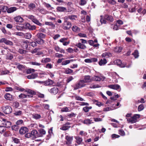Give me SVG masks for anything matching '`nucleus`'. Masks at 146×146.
Returning a JSON list of instances; mask_svg holds the SVG:
<instances>
[{
    "mask_svg": "<svg viewBox=\"0 0 146 146\" xmlns=\"http://www.w3.org/2000/svg\"><path fill=\"white\" fill-rule=\"evenodd\" d=\"M76 142L78 144H80L82 141V139L79 137H77L76 138Z\"/></svg>",
    "mask_w": 146,
    "mask_h": 146,
    "instance_id": "nucleus-33",
    "label": "nucleus"
},
{
    "mask_svg": "<svg viewBox=\"0 0 146 146\" xmlns=\"http://www.w3.org/2000/svg\"><path fill=\"white\" fill-rule=\"evenodd\" d=\"M108 87L110 88L116 90H118L120 88V86L118 84L110 85H109Z\"/></svg>",
    "mask_w": 146,
    "mask_h": 146,
    "instance_id": "nucleus-13",
    "label": "nucleus"
},
{
    "mask_svg": "<svg viewBox=\"0 0 146 146\" xmlns=\"http://www.w3.org/2000/svg\"><path fill=\"white\" fill-rule=\"evenodd\" d=\"M26 25L27 27H28V28H29L30 29L33 30L35 29H36V27L35 26H30V24L29 23H26Z\"/></svg>",
    "mask_w": 146,
    "mask_h": 146,
    "instance_id": "nucleus-32",
    "label": "nucleus"
},
{
    "mask_svg": "<svg viewBox=\"0 0 146 146\" xmlns=\"http://www.w3.org/2000/svg\"><path fill=\"white\" fill-rule=\"evenodd\" d=\"M17 8L15 7H11L9 8L7 10V12L8 13H11L15 11Z\"/></svg>",
    "mask_w": 146,
    "mask_h": 146,
    "instance_id": "nucleus-25",
    "label": "nucleus"
},
{
    "mask_svg": "<svg viewBox=\"0 0 146 146\" xmlns=\"http://www.w3.org/2000/svg\"><path fill=\"white\" fill-rule=\"evenodd\" d=\"M62 111H65V112H68L69 111H70L69 109L67 107H65L64 108H63L62 110Z\"/></svg>",
    "mask_w": 146,
    "mask_h": 146,
    "instance_id": "nucleus-60",
    "label": "nucleus"
},
{
    "mask_svg": "<svg viewBox=\"0 0 146 146\" xmlns=\"http://www.w3.org/2000/svg\"><path fill=\"white\" fill-rule=\"evenodd\" d=\"M76 46L78 48L83 49H84L86 48V46L84 44H82L80 42H78L77 43Z\"/></svg>",
    "mask_w": 146,
    "mask_h": 146,
    "instance_id": "nucleus-19",
    "label": "nucleus"
},
{
    "mask_svg": "<svg viewBox=\"0 0 146 146\" xmlns=\"http://www.w3.org/2000/svg\"><path fill=\"white\" fill-rule=\"evenodd\" d=\"M38 135H40V137H42L43 136V135H44L46 133L45 131L43 129H40L38 130Z\"/></svg>",
    "mask_w": 146,
    "mask_h": 146,
    "instance_id": "nucleus-26",
    "label": "nucleus"
},
{
    "mask_svg": "<svg viewBox=\"0 0 146 146\" xmlns=\"http://www.w3.org/2000/svg\"><path fill=\"white\" fill-rule=\"evenodd\" d=\"M35 71V70L34 69L30 68L27 70L26 72L27 74H29L31 73L32 72H34Z\"/></svg>",
    "mask_w": 146,
    "mask_h": 146,
    "instance_id": "nucleus-48",
    "label": "nucleus"
},
{
    "mask_svg": "<svg viewBox=\"0 0 146 146\" xmlns=\"http://www.w3.org/2000/svg\"><path fill=\"white\" fill-rule=\"evenodd\" d=\"M144 109L143 105L141 104L139 105L138 108V111H140L143 110Z\"/></svg>",
    "mask_w": 146,
    "mask_h": 146,
    "instance_id": "nucleus-49",
    "label": "nucleus"
},
{
    "mask_svg": "<svg viewBox=\"0 0 146 146\" xmlns=\"http://www.w3.org/2000/svg\"><path fill=\"white\" fill-rule=\"evenodd\" d=\"M15 90L21 92H23L25 90V89L24 88L21 87H19L17 86H15Z\"/></svg>",
    "mask_w": 146,
    "mask_h": 146,
    "instance_id": "nucleus-39",
    "label": "nucleus"
},
{
    "mask_svg": "<svg viewBox=\"0 0 146 146\" xmlns=\"http://www.w3.org/2000/svg\"><path fill=\"white\" fill-rule=\"evenodd\" d=\"M140 115L138 114L135 115L133 116L130 118H127V121L129 123H135L137 121V118L139 117Z\"/></svg>",
    "mask_w": 146,
    "mask_h": 146,
    "instance_id": "nucleus-2",
    "label": "nucleus"
},
{
    "mask_svg": "<svg viewBox=\"0 0 146 146\" xmlns=\"http://www.w3.org/2000/svg\"><path fill=\"white\" fill-rule=\"evenodd\" d=\"M79 103V105L80 106H89V104L86 102H76V103Z\"/></svg>",
    "mask_w": 146,
    "mask_h": 146,
    "instance_id": "nucleus-47",
    "label": "nucleus"
},
{
    "mask_svg": "<svg viewBox=\"0 0 146 146\" xmlns=\"http://www.w3.org/2000/svg\"><path fill=\"white\" fill-rule=\"evenodd\" d=\"M51 59L49 58H44V62L45 63L50 62Z\"/></svg>",
    "mask_w": 146,
    "mask_h": 146,
    "instance_id": "nucleus-61",
    "label": "nucleus"
},
{
    "mask_svg": "<svg viewBox=\"0 0 146 146\" xmlns=\"http://www.w3.org/2000/svg\"><path fill=\"white\" fill-rule=\"evenodd\" d=\"M75 99L78 100H79L80 101H85L84 99L79 97V96H76L75 97Z\"/></svg>",
    "mask_w": 146,
    "mask_h": 146,
    "instance_id": "nucleus-63",
    "label": "nucleus"
},
{
    "mask_svg": "<svg viewBox=\"0 0 146 146\" xmlns=\"http://www.w3.org/2000/svg\"><path fill=\"white\" fill-rule=\"evenodd\" d=\"M65 139L66 140V144L68 145H69L71 144L72 142L73 141V136H70L69 135H66Z\"/></svg>",
    "mask_w": 146,
    "mask_h": 146,
    "instance_id": "nucleus-6",
    "label": "nucleus"
},
{
    "mask_svg": "<svg viewBox=\"0 0 146 146\" xmlns=\"http://www.w3.org/2000/svg\"><path fill=\"white\" fill-rule=\"evenodd\" d=\"M5 98L7 100L11 101L14 99L13 96L9 93H7L4 96Z\"/></svg>",
    "mask_w": 146,
    "mask_h": 146,
    "instance_id": "nucleus-12",
    "label": "nucleus"
},
{
    "mask_svg": "<svg viewBox=\"0 0 146 146\" xmlns=\"http://www.w3.org/2000/svg\"><path fill=\"white\" fill-rule=\"evenodd\" d=\"M31 64L34 65L39 66L41 65V64L36 62H31Z\"/></svg>",
    "mask_w": 146,
    "mask_h": 146,
    "instance_id": "nucleus-55",
    "label": "nucleus"
},
{
    "mask_svg": "<svg viewBox=\"0 0 146 146\" xmlns=\"http://www.w3.org/2000/svg\"><path fill=\"white\" fill-rule=\"evenodd\" d=\"M105 78V77L104 76H101L100 77L96 76H94L92 78L93 80L96 81H100L101 80L103 81Z\"/></svg>",
    "mask_w": 146,
    "mask_h": 146,
    "instance_id": "nucleus-7",
    "label": "nucleus"
},
{
    "mask_svg": "<svg viewBox=\"0 0 146 146\" xmlns=\"http://www.w3.org/2000/svg\"><path fill=\"white\" fill-rule=\"evenodd\" d=\"M67 17L71 20H74L75 19L77 18V16L74 15H72L69 16H68Z\"/></svg>",
    "mask_w": 146,
    "mask_h": 146,
    "instance_id": "nucleus-40",
    "label": "nucleus"
},
{
    "mask_svg": "<svg viewBox=\"0 0 146 146\" xmlns=\"http://www.w3.org/2000/svg\"><path fill=\"white\" fill-rule=\"evenodd\" d=\"M29 7L31 9H33L35 7V4L33 3H30L29 5Z\"/></svg>",
    "mask_w": 146,
    "mask_h": 146,
    "instance_id": "nucleus-58",
    "label": "nucleus"
},
{
    "mask_svg": "<svg viewBox=\"0 0 146 146\" xmlns=\"http://www.w3.org/2000/svg\"><path fill=\"white\" fill-rule=\"evenodd\" d=\"M46 68L49 69L52 68V65L51 64L48 63L46 65Z\"/></svg>",
    "mask_w": 146,
    "mask_h": 146,
    "instance_id": "nucleus-64",
    "label": "nucleus"
},
{
    "mask_svg": "<svg viewBox=\"0 0 146 146\" xmlns=\"http://www.w3.org/2000/svg\"><path fill=\"white\" fill-rule=\"evenodd\" d=\"M28 42L27 41H24L23 42L22 44V47L23 48L26 49L27 48L28 46Z\"/></svg>",
    "mask_w": 146,
    "mask_h": 146,
    "instance_id": "nucleus-29",
    "label": "nucleus"
},
{
    "mask_svg": "<svg viewBox=\"0 0 146 146\" xmlns=\"http://www.w3.org/2000/svg\"><path fill=\"white\" fill-rule=\"evenodd\" d=\"M34 41H36L38 44H43L44 42V41L40 38L36 37Z\"/></svg>",
    "mask_w": 146,
    "mask_h": 146,
    "instance_id": "nucleus-14",
    "label": "nucleus"
},
{
    "mask_svg": "<svg viewBox=\"0 0 146 146\" xmlns=\"http://www.w3.org/2000/svg\"><path fill=\"white\" fill-rule=\"evenodd\" d=\"M2 108L3 112L5 114H9L12 111V109L9 106H3Z\"/></svg>",
    "mask_w": 146,
    "mask_h": 146,
    "instance_id": "nucleus-4",
    "label": "nucleus"
},
{
    "mask_svg": "<svg viewBox=\"0 0 146 146\" xmlns=\"http://www.w3.org/2000/svg\"><path fill=\"white\" fill-rule=\"evenodd\" d=\"M94 119L95 122L101 121H102V119L100 118H94Z\"/></svg>",
    "mask_w": 146,
    "mask_h": 146,
    "instance_id": "nucleus-62",
    "label": "nucleus"
},
{
    "mask_svg": "<svg viewBox=\"0 0 146 146\" xmlns=\"http://www.w3.org/2000/svg\"><path fill=\"white\" fill-rule=\"evenodd\" d=\"M122 49V47L121 46L116 47L115 48L114 51L117 52H120Z\"/></svg>",
    "mask_w": 146,
    "mask_h": 146,
    "instance_id": "nucleus-31",
    "label": "nucleus"
},
{
    "mask_svg": "<svg viewBox=\"0 0 146 146\" xmlns=\"http://www.w3.org/2000/svg\"><path fill=\"white\" fill-rule=\"evenodd\" d=\"M46 36L45 34L40 32L38 33L35 36L36 37L40 38L42 39L44 38Z\"/></svg>",
    "mask_w": 146,
    "mask_h": 146,
    "instance_id": "nucleus-15",
    "label": "nucleus"
},
{
    "mask_svg": "<svg viewBox=\"0 0 146 146\" xmlns=\"http://www.w3.org/2000/svg\"><path fill=\"white\" fill-rule=\"evenodd\" d=\"M4 43L7 45L13 46V43L11 41L5 38H3L0 39V43Z\"/></svg>",
    "mask_w": 146,
    "mask_h": 146,
    "instance_id": "nucleus-5",
    "label": "nucleus"
},
{
    "mask_svg": "<svg viewBox=\"0 0 146 146\" xmlns=\"http://www.w3.org/2000/svg\"><path fill=\"white\" fill-rule=\"evenodd\" d=\"M104 19L111 22H112L113 20L112 17L111 16H109L108 15H105Z\"/></svg>",
    "mask_w": 146,
    "mask_h": 146,
    "instance_id": "nucleus-20",
    "label": "nucleus"
},
{
    "mask_svg": "<svg viewBox=\"0 0 146 146\" xmlns=\"http://www.w3.org/2000/svg\"><path fill=\"white\" fill-rule=\"evenodd\" d=\"M14 19L15 21L17 22L22 23L23 21V18L19 16L15 17Z\"/></svg>",
    "mask_w": 146,
    "mask_h": 146,
    "instance_id": "nucleus-22",
    "label": "nucleus"
},
{
    "mask_svg": "<svg viewBox=\"0 0 146 146\" xmlns=\"http://www.w3.org/2000/svg\"><path fill=\"white\" fill-rule=\"evenodd\" d=\"M13 55L12 54H10L9 55H7L6 58L8 59L11 60L13 58Z\"/></svg>",
    "mask_w": 146,
    "mask_h": 146,
    "instance_id": "nucleus-57",
    "label": "nucleus"
},
{
    "mask_svg": "<svg viewBox=\"0 0 146 146\" xmlns=\"http://www.w3.org/2000/svg\"><path fill=\"white\" fill-rule=\"evenodd\" d=\"M107 60L106 59H104L103 60L102 59L99 62V64L100 66L104 65L107 63Z\"/></svg>",
    "mask_w": 146,
    "mask_h": 146,
    "instance_id": "nucleus-28",
    "label": "nucleus"
},
{
    "mask_svg": "<svg viewBox=\"0 0 146 146\" xmlns=\"http://www.w3.org/2000/svg\"><path fill=\"white\" fill-rule=\"evenodd\" d=\"M28 129L26 127H22L19 130V133L20 134H23L28 132Z\"/></svg>",
    "mask_w": 146,
    "mask_h": 146,
    "instance_id": "nucleus-9",
    "label": "nucleus"
},
{
    "mask_svg": "<svg viewBox=\"0 0 146 146\" xmlns=\"http://www.w3.org/2000/svg\"><path fill=\"white\" fill-rule=\"evenodd\" d=\"M25 37L26 38L30 39L32 37V35L30 33H27L25 35Z\"/></svg>",
    "mask_w": 146,
    "mask_h": 146,
    "instance_id": "nucleus-37",
    "label": "nucleus"
},
{
    "mask_svg": "<svg viewBox=\"0 0 146 146\" xmlns=\"http://www.w3.org/2000/svg\"><path fill=\"white\" fill-rule=\"evenodd\" d=\"M17 68H18L20 70H23L25 68V67L21 64H19L17 66Z\"/></svg>",
    "mask_w": 146,
    "mask_h": 146,
    "instance_id": "nucleus-36",
    "label": "nucleus"
},
{
    "mask_svg": "<svg viewBox=\"0 0 146 146\" xmlns=\"http://www.w3.org/2000/svg\"><path fill=\"white\" fill-rule=\"evenodd\" d=\"M32 116L33 118L36 119H39L41 117V115L40 114H33Z\"/></svg>",
    "mask_w": 146,
    "mask_h": 146,
    "instance_id": "nucleus-34",
    "label": "nucleus"
},
{
    "mask_svg": "<svg viewBox=\"0 0 146 146\" xmlns=\"http://www.w3.org/2000/svg\"><path fill=\"white\" fill-rule=\"evenodd\" d=\"M50 92L52 94L55 95L58 93V89L56 87H54L50 90Z\"/></svg>",
    "mask_w": 146,
    "mask_h": 146,
    "instance_id": "nucleus-18",
    "label": "nucleus"
},
{
    "mask_svg": "<svg viewBox=\"0 0 146 146\" xmlns=\"http://www.w3.org/2000/svg\"><path fill=\"white\" fill-rule=\"evenodd\" d=\"M92 120H91L90 119H86L84 120L83 123L84 124L89 125L91 123H94V122H92Z\"/></svg>",
    "mask_w": 146,
    "mask_h": 146,
    "instance_id": "nucleus-24",
    "label": "nucleus"
},
{
    "mask_svg": "<svg viewBox=\"0 0 146 146\" xmlns=\"http://www.w3.org/2000/svg\"><path fill=\"white\" fill-rule=\"evenodd\" d=\"M31 76L32 79H35L38 76V75L37 73L32 74Z\"/></svg>",
    "mask_w": 146,
    "mask_h": 146,
    "instance_id": "nucleus-59",
    "label": "nucleus"
},
{
    "mask_svg": "<svg viewBox=\"0 0 146 146\" xmlns=\"http://www.w3.org/2000/svg\"><path fill=\"white\" fill-rule=\"evenodd\" d=\"M72 30L75 32H78L80 31V29L76 26H74L72 28Z\"/></svg>",
    "mask_w": 146,
    "mask_h": 146,
    "instance_id": "nucleus-30",
    "label": "nucleus"
},
{
    "mask_svg": "<svg viewBox=\"0 0 146 146\" xmlns=\"http://www.w3.org/2000/svg\"><path fill=\"white\" fill-rule=\"evenodd\" d=\"M37 44L36 42L35 41L30 42V44L34 47L36 46Z\"/></svg>",
    "mask_w": 146,
    "mask_h": 146,
    "instance_id": "nucleus-42",
    "label": "nucleus"
},
{
    "mask_svg": "<svg viewBox=\"0 0 146 146\" xmlns=\"http://www.w3.org/2000/svg\"><path fill=\"white\" fill-rule=\"evenodd\" d=\"M45 24L46 25L51 26L53 27H55V25L52 22H46Z\"/></svg>",
    "mask_w": 146,
    "mask_h": 146,
    "instance_id": "nucleus-41",
    "label": "nucleus"
},
{
    "mask_svg": "<svg viewBox=\"0 0 146 146\" xmlns=\"http://www.w3.org/2000/svg\"><path fill=\"white\" fill-rule=\"evenodd\" d=\"M27 51L25 50H23L22 49H19L18 50V52L20 54H25L27 52Z\"/></svg>",
    "mask_w": 146,
    "mask_h": 146,
    "instance_id": "nucleus-53",
    "label": "nucleus"
},
{
    "mask_svg": "<svg viewBox=\"0 0 146 146\" xmlns=\"http://www.w3.org/2000/svg\"><path fill=\"white\" fill-rule=\"evenodd\" d=\"M19 126L17 125H14L11 127L12 129L15 131H17L19 129Z\"/></svg>",
    "mask_w": 146,
    "mask_h": 146,
    "instance_id": "nucleus-45",
    "label": "nucleus"
},
{
    "mask_svg": "<svg viewBox=\"0 0 146 146\" xmlns=\"http://www.w3.org/2000/svg\"><path fill=\"white\" fill-rule=\"evenodd\" d=\"M57 11L59 12H66L67 11L66 8L63 7H58L56 8Z\"/></svg>",
    "mask_w": 146,
    "mask_h": 146,
    "instance_id": "nucleus-16",
    "label": "nucleus"
},
{
    "mask_svg": "<svg viewBox=\"0 0 146 146\" xmlns=\"http://www.w3.org/2000/svg\"><path fill=\"white\" fill-rule=\"evenodd\" d=\"M107 1L109 3L112 5H115L116 3L114 0H107Z\"/></svg>",
    "mask_w": 146,
    "mask_h": 146,
    "instance_id": "nucleus-56",
    "label": "nucleus"
},
{
    "mask_svg": "<svg viewBox=\"0 0 146 146\" xmlns=\"http://www.w3.org/2000/svg\"><path fill=\"white\" fill-rule=\"evenodd\" d=\"M3 121H4V122L3 123V124L4 125H5L6 127H10L11 125V123L10 121L7 120L5 119H3Z\"/></svg>",
    "mask_w": 146,
    "mask_h": 146,
    "instance_id": "nucleus-11",
    "label": "nucleus"
},
{
    "mask_svg": "<svg viewBox=\"0 0 146 146\" xmlns=\"http://www.w3.org/2000/svg\"><path fill=\"white\" fill-rule=\"evenodd\" d=\"M43 84L45 86L51 85L53 84V82L52 80L48 79L47 80L43 81Z\"/></svg>",
    "mask_w": 146,
    "mask_h": 146,
    "instance_id": "nucleus-17",
    "label": "nucleus"
},
{
    "mask_svg": "<svg viewBox=\"0 0 146 146\" xmlns=\"http://www.w3.org/2000/svg\"><path fill=\"white\" fill-rule=\"evenodd\" d=\"M22 113V112L21 111L19 110L18 111H15L14 114L16 115H21Z\"/></svg>",
    "mask_w": 146,
    "mask_h": 146,
    "instance_id": "nucleus-52",
    "label": "nucleus"
},
{
    "mask_svg": "<svg viewBox=\"0 0 146 146\" xmlns=\"http://www.w3.org/2000/svg\"><path fill=\"white\" fill-rule=\"evenodd\" d=\"M71 60H67L65 61H63L62 63V65H65L68 64H69Z\"/></svg>",
    "mask_w": 146,
    "mask_h": 146,
    "instance_id": "nucleus-43",
    "label": "nucleus"
},
{
    "mask_svg": "<svg viewBox=\"0 0 146 146\" xmlns=\"http://www.w3.org/2000/svg\"><path fill=\"white\" fill-rule=\"evenodd\" d=\"M85 83L84 80H80L76 84L74 87V90H77L85 86L86 85L85 84Z\"/></svg>",
    "mask_w": 146,
    "mask_h": 146,
    "instance_id": "nucleus-1",
    "label": "nucleus"
},
{
    "mask_svg": "<svg viewBox=\"0 0 146 146\" xmlns=\"http://www.w3.org/2000/svg\"><path fill=\"white\" fill-rule=\"evenodd\" d=\"M133 54L135 58H137L138 56V51L137 50H135L134 52L132 53Z\"/></svg>",
    "mask_w": 146,
    "mask_h": 146,
    "instance_id": "nucleus-46",
    "label": "nucleus"
},
{
    "mask_svg": "<svg viewBox=\"0 0 146 146\" xmlns=\"http://www.w3.org/2000/svg\"><path fill=\"white\" fill-rule=\"evenodd\" d=\"M27 17L28 19L31 20L33 23L35 24L40 26H41V23H40L39 21L36 19L35 17L33 15H29L27 16Z\"/></svg>",
    "mask_w": 146,
    "mask_h": 146,
    "instance_id": "nucleus-3",
    "label": "nucleus"
},
{
    "mask_svg": "<svg viewBox=\"0 0 146 146\" xmlns=\"http://www.w3.org/2000/svg\"><path fill=\"white\" fill-rule=\"evenodd\" d=\"M65 23H66V25L64 27V29L65 30H67L70 28L71 26V24L69 22L65 21Z\"/></svg>",
    "mask_w": 146,
    "mask_h": 146,
    "instance_id": "nucleus-21",
    "label": "nucleus"
},
{
    "mask_svg": "<svg viewBox=\"0 0 146 146\" xmlns=\"http://www.w3.org/2000/svg\"><path fill=\"white\" fill-rule=\"evenodd\" d=\"M114 62L115 64H117L120 67L123 68L125 66V65L122 63L121 60L120 59L115 60L114 61Z\"/></svg>",
    "mask_w": 146,
    "mask_h": 146,
    "instance_id": "nucleus-8",
    "label": "nucleus"
},
{
    "mask_svg": "<svg viewBox=\"0 0 146 146\" xmlns=\"http://www.w3.org/2000/svg\"><path fill=\"white\" fill-rule=\"evenodd\" d=\"M111 56V54L109 52H106L102 54V57H105L106 58H108L109 57Z\"/></svg>",
    "mask_w": 146,
    "mask_h": 146,
    "instance_id": "nucleus-27",
    "label": "nucleus"
},
{
    "mask_svg": "<svg viewBox=\"0 0 146 146\" xmlns=\"http://www.w3.org/2000/svg\"><path fill=\"white\" fill-rule=\"evenodd\" d=\"M31 133L32 137L33 136L34 138H36L40 137V136L39 135L38 133L36 130H32L31 132Z\"/></svg>",
    "mask_w": 146,
    "mask_h": 146,
    "instance_id": "nucleus-10",
    "label": "nucleus"
},
{
    "mask_svg": "<svg viewBox=\"0 0 146 146\" xmlns=\"http://www.w3.org/2000/svg\"><path fill=\"white\" fill-rule=\"evenodd\" d=\"M101 86L98 84L97 85H92L91 84L90 86V88H98L100 87Z\"/></svg>",
    "mask_w": 146,
    "mask_h": 146,
    "instance_id": "nucleus-44",
    "label": "nucleus"
},
{
    "mask_svg": "<svg viewBox=\"0 0 146 146\" xmlns=\"http://www.w3.org/2000/svg\"><path fill=\"white\" fill-rule=\"evenodd\" d=\"M70 127V126H63L60 127V129L63 130H66L68 129Z\"/></svg>",
    "mask_w": 146,
    "mask_h": 146,
    "instance_id": "nucleus-54",
    "label": "nucleus"
},
{
    "mask_svg": "<svg viewBox=\"0 0 146 146\" xmlns=\"http://www.w3.org/2000/svg\"><path fill=\"white\" fill-rule=\"evenodd\" d=\"M73 72L72 70L69 68H67L65 70L64 72L66 74H70L72 73Z\"/></svg>",
    "mask_w": 146,
    "mask_h": 146,
    "instance_id": "nucleus-38",
    "label": "nucleus"
},
{
    "mask_svg": "<svg viewBox=\"0 0 146 146\" xmlns=\"http://www.w3.org/2000/svg\"><path fill=\"white\" fill-rule=\"evenodd\" d=\"M6 130L5 128L3 126H0V133H2Z\"/></svg>",
    "mask_w": 146,
    "mask_h": 146,
    "instance_id": "nucleus-50",
    "label": "nucleus"
},
{
    "mask_svg": "<svg viewBox=\"0 0 146 146\" xmlns=\"http://www.w3.org/2000/svg\"><path fill=\"white\" fill-rule=\"evenodd\" d=\"M92 78H90V76H84V80L85 82L87 83L88 82H91L92 81Z\"/></svg>",
    "mask_w": 146,
    "mask_h": 146,
    "instance_id": "nucleus-23",
    "label": "nucleus"
},
{
    "mask_svg": "<svg viewBox=\"0 0 146 146\" xmlns=\"http://www.w3.org/2000/svg\"><path fill=\"white\" fill-rule=\"evenodd\" d=\"M19 98L21 99L27 98L26 95H25L24 94H21L19 96Z\"/></svg>",
    "mask_w": 146,
    "mask_h": 146,
    "instance_id": "nucleus-51",
    "label": "nucleus"
},
{
    "mask_svg": "<svg viewBox=\"0 0 146 146\" xmlns=\"http://www.w3.org/2000/svg\"><path fill=\"white\" fill-rule=\"evenodd\" d=\"M92 108V107H85L83 108V110L85 112H87L89 111L90 109Z\"/></svg>",
    "mask_w": 146,
    "mask_h": 146,
    "instance_id": "nucleus-35",
    "label": "nucleus"
}]
</instances>
